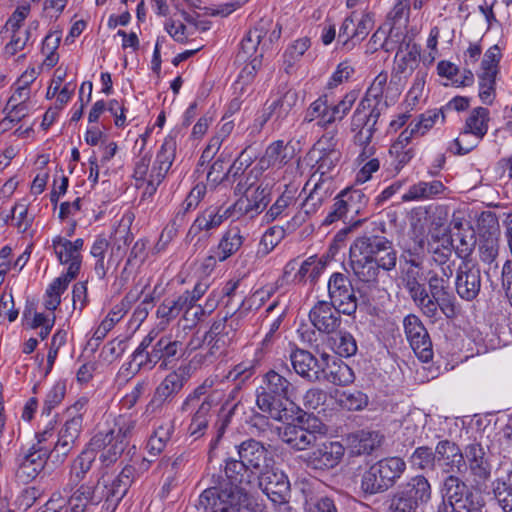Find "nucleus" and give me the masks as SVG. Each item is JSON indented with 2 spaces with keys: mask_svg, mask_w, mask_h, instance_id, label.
<instances>
[{
  "mask_svg": "<svg viewBox=\"0 0 512 512\" xmlns=\"http://www.w3.org/2000/svg\"><path fill=\"white\" fill-rule=\"evenodd\" d=\"M397 251L385 236L364 234L357 237L349 249V265L356 280L369 288L379 284L381 271L396 268Z\"/></svg>",
  "mask_w": 512,
  "mask_h": 512,
  "instance_id": "nucleus-1",
  "label": "nucleus"
},
{
  "mask_svg": "<svg viewBox=\"0 0 512 512\" xmlns=\"http://www.w3.org/2000/svg\"><path fill=\"white\" fill-rule=\"evenodd\" d=\"M296 387L285 376L271 369L263 376V384L257 389L256 405L267 417L256 414L255 421L266 422L267 418L285 423L300 419L302 410L291 400Z\"/></svg>",
  "mask_w": 512,
  "mask_h": 512,
  "instance_id": "nucleus-2",
  "label": "nucleus"
},
{
  "mask_svg": "<svg viewBox=\"0 0 512 512\" xmlns=\"http://www.w3.org/2000/svg\"><path fill=\"white\" fill-rule=\"evenodd\" d=\"M225 386L224 379L209 376L184 399L180 411L186 413L194 409L187 431L195 440L205 434L212 409L225 399Z\"/></svg>",
  "mask_w": 512,
  "mask_h": 512,
  "instance_id": "nucleus-3",
  "label": "nucleus"
},
{
  "mask_svg": "<svg viewBox=\"0 0 512 512\" xmlns=\"http://www.w3.org/2000/svg\"><path fill=\"white\" fill-rule=\"evenodd\" d=\"M405 470L406 463L400 457L380 459L363 472L360 489L365 496L384 493L398 482Z\"/></svg>",
  "mask_w": 512,
  "mask_h": 512,
  "instance_id": "nucleus-4",
  "label": "nucleus"
},
{
  "mask_svg": "<svg viewBox=\"0 0 512 512\" xmlns=\"http://www.w3.org/2000/svg\"><path fill=\"white\" fill-rule=\"evenodd\" d=\"M428 288L424 286V293L420 297L418 308L422 313L432 319H437L439 310L448 319L456 316V297L450 289L446 279H439L437 271L428 272Z\"/></svg>",
  "mask_w": 512,
  "mask_h": 512,
  "instance_id": "nucleus-5",
  "label": "nucleus"
},
{
  "mask_svg": "<svg viewBox=\"0 0 512 512\" xmlns=\"http://www.w3.org/2000/svg\"><path fill=\"white\" fill-rule=\"evenodd\" d=\"M432 496V488L423 475L410 478L389 500L387 512H417L420 506L426 505Z\"/></svg>",
  "mask_w": 512,
  "mask_h": 512,
  "instance_id": "nucleus-6",
  "label": "nucleus"
},
{
  "mask_svg": "<svg viewBox=\"0 0 512 512\" xmlns=\"http://www.w3.org/2000/svg\"><path fill=\"white\" fill-rule=\"evenodd\" d=\"M329 301L338 307L344 315L352 316L358 307V298L350 278L340 272H334L327 284Z\"/></svg>",
  "mask_w": 512,
  "mask_h": 512,
  "instance_id": "nucleus-7",
  "label": "nucleus"
},
{
  "mask_svg": "<svg viewBox=\"0 0 512 512\" xmlns=\"http://www.w3.org/2000/svg\"><path fill=\"white\" fill-rule=\"evenodd\" d=\"M464 467L461 474L468 471L472 481L477 485L485 484L491 477L492 465L487 449L479 442L473 441L463 450Z\"/></svg>",
  "mask_w": 512,
  "mask_h": 512,
  "instance_id": "nucleus-8",
  "label": "nucleus"
},
{
  "mask_svg": "<svg viewBox=\"0 0 512 512\" xmlns=\"http://www.w3.org/2000/svg\"><path fill=\"white\" fill-rule=\"evenodd\" d=\"M239 490L232 488L209 487L198 498V507L204 512H241Z\"/></svg>",
  "mask_w": 512,
  "mask_h": 512,
  "instance_id": "nucleus-9",
  "label": "nucleus"
},
{
  "mask_svg": "<svg viewBox=\"0 0 512 512\" xmlns=\"http://www.w3.org/2000/svg\"><path fill=\"white\" fill-rule=\"evenodd\" d=\"M101 479L96 481L89 480L79 483L75 486L65 484L64 493H70L68 497L69 509L65 512H86L89 506H97L103 500V496L98 492Z\"/></svg>",
  "mask_w": 512,
  "mask_h": 512,
  "instance_id": "nucleus-10",
  "label": "nucleus"
},
{
  "mask_svg": "<svg viewBox=\"0 0 512 512\" xmlns=\"http://www.w3.org/2000/svg\"><path fill=\"white\" fill-rule=\"evenodd\" d=\"M407 340L414 353L422 362H429L433 358V349L427 329L414 314L407 315L403 320Z\"/></svg>",
  "mask_w": 512,
  "mask_h": 512,
  "instance_id": "nucleus-11",
  "label": "nucleus"
},
{
  "mask_svg": "<svg viewBox=\"0 0 512 512\" xmlns=\"http://www.w3.org/2000/svg\"><path fill=\"white\" fill-rule=\"evenodd\" d=\"M481 270L474 261L461 262L456 268L455 291L465 301H473L481 290Z\"/></svg>",
  "mask_w": 512,
  "mask_h": 512,
  "instance_id": "nucleus-12",
  "label": "nucleus"
},
{
  "mask_svg": "<svg viewBox=\"0 0 512 512\" xmlns=\"http://www.w3.org/2000/svg\"><path fill=\"white\" fill-rule=\"evenodd\" d=\"M306 455V465L314 470L326 471L335 468L342 461L345 446L338 441H325Z\"/></svg>",
  "mask_w": 512,
  "mask_h": 512,
  "instance_id": "nucleus-13",
  "label": "nucleus"
},
{
  "mask_svg": "<svg viewBox=\"0 0 512 512\" xmlns=\"http://www.w3.org/2000/svg\"><path fill=\"white\" fill-rule=\"evenodd\" d=\"M189 378V368L183 365L168 373L156 387L154 396L148 406L159 408L165 403L172 402L174 397L184 388Z\"/></svg>",
  "mask_w": 512,
  "mask_h": 512,
  "instance_id": "nucleus-14",
  "label": "nucleus"
},
{
  "mask_svg": "<svg viewBox=\"0 0 512 512\" xmlns=\"http://www.w3.org/2000/svg\"><path fill=\"white\" fill-rule=\"evenodd\" d=\"M270 202V191L261 185L255 187L251 193L240 196L230 206L233 219H253L261 214Z\"/></svg>",
  "mask_w": 512,
  "mask_h": 512,
  "instance_id": "nucleus-15",
  "label": "nucleus"
},
{
  "mask_svg": "<svg viewBox=\"0 0 512 512\" xmlns=\"http://www.w3.org/2000/svg\"><path fill=\"white\" fill-rule=\"evenodd\" d=\"M341 310L326 300H318L309 311V320L320 333H336L341 326Z\"/></svg>",
  "mask_w": 512,
  "mask_h": 512,
  "instance_id": "nucleus-16",
  "label": "nucleus"
},
{
  "mask_svg": "<svg viewBox=\"0 0 512 512\" xmlns=\"http://www.w3.org/2000/svg\"><path fill=\"white\" fill-rule=\"evenodd\" d=\"M224 473L226 480H223L216 488H232L235 487L239 490V495L244 494L245 488L259 479V476L254 473L248 465H246L240 458H229L225 462Z\"/></svg>",
  "mask_w": 512,
  "mask_h": 512,
  "instance_id": "nucleus-17",
  "label": "nucleus"
},
{
  "mask_svg": "<svg viewBox=\"0 0 512 512\" xmlns=\"http://www.w3.org/2000/svg\"><path fill=\"white\" fill-rule=\"evenodd\" d=\"M83 419L79 416L68 418L59 430L54 443L55 464H62L75 448L82 431Z\"/></svg>",
  "mask_w": 512,
  "mask_h": 512,
  "instance_id": "nucleus-18",
  "label": "nucleus"
},
{
  "mask_svg": "<svg viewBox=\"0 0 512 512\" xmlns=\"http://www.w3.org/2000/svg\"><path fill=\"white\" fill-rule=\"evenodd\" d=\"M127 443L113 440V433L99 431L90 440L87 448L94 453H100L99 460L105 466L114 464L122 455Z\"/></svg>",
  "mask_w": 512,
  "mask_h": 512,
  "instance_id": "nucleus-19",
  "label": "nucleus"
},
{
  "mask_svg": "<svg viewBox=\"0 0 512 512\" xmlns=\"http://www.w3.org/2000/svg\"><path fill=\"white\" fill-rule=\"evenodd\" d=\"M233 218L230 206H209L203 210L192 223L187 233V240L192 242L201 232H209L218 228L224 220Z\"/></svg>",
  "mask_w": 512,
  "mask_h": 512,
  "instance_id": "nucleus-20",
  "label": "nucleus"
},
{
  "mask_svg": "<svg viewBox=\"0 0 512 512\" xmlns=\"http://www.w3.org/2000/svg\"><path fill=\"white\" fill-rule=\"evenodd\" d=\"M159 338H161L159 332L151 330L134 350L131 359L136 364V371H151L156 367L159 356Z\"/></svg>",
  "mask_w": 512,
  "mask_h": 512,
  "instance_id": "nucleus-21",
  "label": "nucleus"
},
{
  "mask_svg": "<svg viewBox=\"0 0 512 512\" xmlns=\"http://www.w3.org/2000/svg\"><path fill=\"white\" fill-rule=\"evenodd\" d=\"M336 143L333 136H322L313 146L312 151L318 152L319 157L316 161V173L320 174L319 179H327L326 177L339 163L341 152L336 149Z\"/></svg>",
  "mask_w": 512,
  "mask_h": 512,
  "instance_id": "nucleus-22",
  "label": "nucleus"
},
{
  "mask_svg": "<svg viewBox=\"0 0 512 512\" xmlns=\"http://www.w3.org/2000/svg\"><path fill=\"white\" fill-rule=\"evenodd\" d=\"M289 360L294 372L309 382H316L320 379V373L324 371L319 360L309 351L294 347Z\"/></svg>",
  "mask_w": 512,
  "mask_h": 512,
  "instance_id": "nucleus-23",
  "label": "nucleus"
},
{
  "mask_svg": "<svg viewBox=\"0 0 512 512\" xmlns=\"http://www.w3.org/2000/svg\"><path fill=\"white\" fill-rule=\"evenodd\" d=\"M400 40L395 57L396 66L394 71L396 74L407 77L413 73L419 64L421 48L411 39L407 40L406 35H402Z\"/></svg>",
  "mask_w": 512,
  "mask_h": 512,
  "instance_id": "nucleus-24",
  "label": "nucleus"
},
{
  "mask_svg": "<svg viewBox=\"0 0 512 512\" xmlns=\"http://www.w3.org/2000/svg\"><path fill=\"white\" fill-rule=\"evenodd\" d=\"M238 456L258 476L268 467V451L262 443L255 439L243 441L238 446Z\"/></svg>",
  "mask_w": 512,
  "mask_h": 512,
  "instance_id": "nucleus-25",
  "label": "nucleus"
},
{
  "mask_svg": "<svg viewBox=\"0 0 512 512\" xmlns=\"http://www.w3.org/2000/svg\"><path fill=\"white\" fill-rule=\"evenodd\" d=\"M383 435L377 431L359 430L346 435L345 442L352 456L371 454L380 447Z\"/></svg>",
  "mask_w": 512,
  "mask_h": 512,
  "instance_id": "nucleus-26",
  "label": "nucleus"
},
{
  "mask_svg": "<svg viewBox=\"0 0 512 512\" xmlns=\"http://www.w3.org/2000/svg\"><path fill=\"white\" fill-rule=\"evenodd\" d=\"M436 462L444 467L447 473L455 472L461 474V467H464L463 451L460 447L450 440H441L435 447Z\"/></svg>",
  "mask_w": 512,
  "mask_h": 512,
  "instance_id": "nucleus-27",
  "label": "nucleus"
},
{
  "mask_svg": "<svg viewBox=\"0 0 512 512\" xmlns=\"http://www.w3.org/2000/svg\"><path fill=\"white\" fill-rule=\"evenodd\" d=\"M260 486L263 492L273 501L281 503L290 491L287 476L282 471H267L260 474Z\"/></svg>",
  "mask_w": 512,
  "mask_h": 512,
  "instance_id": "nucleus-28",
  "label": "nucleus"
},
{
  "mask_svg": "<svg viewBox=\"0 0 512 512\" xmlns=\"http://www.w3.org/2000/svg\"><path fill=\"white\" fill-rule=\"evenodd\" d=\"M289 161L290 157L287 154V145L283 140H276L267 146L263 156L258 160L254 169L262 173L272 167L282 168Z\"/></svg>",
  "mask_w": 512,
  "mask_h": 512,
  "instance_id": "nucleus-29",
  "label": "nucleus"
},
{
  "mask_svg": "<svg viewBox=\"0 0 512 512\" xmlns=\"http://www.w3.org/2000/svg\"><path fill=\"white\" fill-rule=\"evenodd\" d=\"M96 460V453L84 449L69 465L68 479L66 484L75 486L82 482H87L88 474Z\"/></svg>",
  "mask_w": 512,
  "mask_h": 512,
  "instance_id": "nucleus-30",
  "label": "nucleus"
},
{
  "mask_svg": "<svg viewBox=\"0 0 512 512\" xmlns=\"http://www.w3.org/2000/svg\"><path fill=\"white\" fill-rule=\"evenodd\" d=\"M67 239L56 236L52 240V247L61 264H68L67 272L70 278H76L80 272L82 255L75 252L71 246L66 245Z\"/></svg>",
  "mask_w": 512,
  "mask_h": 512,
  "instance_id": "nucleus-31",
  "label": "nucleus"
},
{
  "mask_svg": "<svg viewBox=\"0 0 512 512\" xmlns=\"http://www.w3.org/2000/svg\"><path fill=\"white\" fill-rule=\"evenodd\" d=\"M444 497L451 503L465 504L471 508H477L472 500L473 494L469 491L466 483L456 475H449L444 479Z\"/></svg>",
  "mask_w": 512,
  "mask_h": 512,
  "instance_id": "nucleus-32",
  "label": "nucleus"
},
{
  "mask_svg": "<svg viewBox=\"0 0 512 512\" xmlns=\"http://www.w3.org/2000/svg\"><path fill=\"white\" fill-rule=\"evenodd\" d=\"M331 181L327 179H318L312 190L302 202V210L306 215L315 214L328 200L333 191L331 190Z\"/></svg>",
  "mask_w": 512,
  "mask_h": 512,
  "instance_id": "nucleus-33",
  "label": "nucleus"
},
{
  "mask_svg": "<svg viewBox=\"0 0 512 512\" xmlns=\"http://www.w3.org/2000/svg\"><path fill=\"white\" fill-rule=\"evenodd\" d=\"M298 101V94L295 90L289 89L281 96L272 101H267L265 107L273 116V124L279 127L284 119L287 118L292 108Z\"/></svg>",
  "mask_w": 512,
  "mask_h": 512,
  "instance_id": "nucleus-34",
  "label": "nucleus"
},
{
  "mask_svg": "<svg viewBox=\"0 0 512 512\" xmlns=\"http://www.w3.org/2000/svg\"><path fill=\"white\" fill-rule=\"evenodd\" d=\"M446 187L439 180L430 182L419 181L409 187L406 193L402 195L403 202L424 201L437 197L442 194Z\"/></svg>",
  "mask_w": 512,
  "mask_h": 512,
  "instance_id": "nucleus-35",
  "label": "nucleus"
},
{
  "mask_svg": "<svg viewBox=\"0 0 512 512\" xmlns=\"http://www.w3.org/2000/svg\"><path fill=\"white\" fill-rule=\"evenodd\" d=\"M286 423L287 425L280 432V438L291 448L302 451L316 445L315 437L309 434L301 425H292L290 422Z\"/></svg>",
  "mask_w": 512,
  "mask_h": 512,
  "instance_id": "nucleus-36",
  "label": "nucleus"
},
{
  "mask_svg": "<svg viewBox=\"0 0 512 512\" xmlns=\"http://www.w3.org/2000/svg\"><path fill=\"white\" fill-rule=\"evenodd\" d=\"M244 237L237 226L229 227L223 234L217 246L216 256H210L209 260L217 258L219 261H225L234 255L243 245Z\"/></svg>",
  "mask_w": 512,
  "mask_h": 512,
  "instance_id": "nucleus-37",
  "label": "nucleus"
},
{
  "mask_svg": "<svg viewBox=\"0 0 512 512\" xmlns=\"http://www.w3.org/2000/svg\"><path fill=\"white\" fill-rule=\"evenodd\" d=\"M176 147V140L173 137L168 136L164 139L150 171L157 175V180L165 178L167 172L171 168L175 159Z\"/></svg>",
  "mask_w": 512,
  "mask_h": 512,
  "instance_id": "nucleus-38",
  "label": "nucleus"
},
{
  "mask_svg": "<svg viewBox=\"0 0 512 512\" xmlns=\"http://www.w3.org/2000/svg\"><path fill=\"white\" fill-rule=\"evenodd\" d=\"M135 474V468L131 465H126L111 483L104 482L103 493L108 494L111 498L116 497V499L122 500L134 482Z\"/></svg>",
  "mask_w": 512,
  "mask_h": 512,
  "instance_id": "nucleus-39",
  "label": "nucleus"
},
{
  "mask_svg": "<svg viewBox=\"0 0 512 512\" xmlns=\"http://www.w3.org/2000/svg\"><path fill=\"white\" fill-rule=\"evenodd\" d=\"M184 355L183 344L173 340L170 336L161 335L159 338V369L166 370L173 363Z\"/></svg>",
  "mask_w": 512,
  "mask_h": 512,
  "instance_id": "nucleus-40",
  "label": "nucleus"
},
{
  "mask_svg": "<svg viewBox=\"0 0 512 512\" xmlns=\"http://www.w3.org/2000/svg\"><path fill=\"white\" fill-rule=\"evenodd\" d=\"M206 185L203 183H197L189 192L185 200L183 201L180 210L177 212L175 219L172 223V228H166L164 231H167V233L170 235L172 233H176L177 228H174V225H176L177 221H179V225L182 224L184 221L185 215L197 208L201 200L206 195Z\"/></svg>",
  "mask_w": 512,
  "mask_h": 512,
  "instance_id": "nucleus-41",
  "label": "nucleus"
},
{
  "mask_svg": "<svg viewBox=\"0 0 512 512\" xmlns=\"http://www.w3.org/2000/svg\"><path fill=\"white\" fill-rule=\"evenodd\" d=\"M490 112L485 107L474 108L465 120L463 130L483 139L489 129Z\"/></svg>",
  "mask_w": 512,
  "mask_h": 512,
  "instance_id": "nucleus-42",
  "label": "nucleus"
},
{
  "mask_svg": "<svg viewBox=\"0 0 512 512\" xmlns=\"http://www.w3.org/2000/svg\"><path fill=\"white\" fill-rule=\"evenodd\" d=\"M339 194L342 198V202L346 207V211L351 217V220L355 216L362 214L367 207L369 198L360 189L350 187L344 189Z\"/></svg>",
  "mask_w": 512,
  "mask_h": 512,
  "instance_id": "nucleus-43",
  "label": "nucleus"
},
{
  "mask_svg": "<svg viewBox=\"0 0 512 512\" xmlns=\"http://www.w3.org/2000/svg\"><path fill=\"white\" fill-rule=\"evenodd\" d=\"M422 277V269H414L412 267L401 268L402 283L417 306L421 295L424 293L425 285L421 282Z\"/></svg>",
  "mask_w": 512,
  "mask_h": 512,
  "instance_id": "nucleus-44",
  "label": "nucleus"
},
{
  "mask_svg": "<svg viewBox=\"0 0 512 512\" xmlns=\"http://www.w3.org/2000/svg\"><path fill=\"white\" fill-rule=\"evenodd\" d=\"M298 187L293 183L285 185L282 194L265 214L267 222H272L283 215L284 211L292 204L296 203Z\"/></svg>",
  "mask_w": 512,
  "mask_h": 512,
  "instance_id": "nucleus-45",
  "label": "nucleus"
},
{
  "mask_svg": "<svg viewBox=\"0 0 512 512\" xmlns=\"http://www.w3.org/2000/svg\"><path fill=\"white\" fill-rule=\"evenodd\" d=\"M132 219L124 217L114 230L113 246L116 254V265H119L123 258L126 247L132 242L133 234L130 231Z\"/></svg>",
  "mask_w": 512,
  "mask_h": 512,
  "instance_id": "nucleus-46",
  "label": "nucleus"
},
{
  "mask_svg": "<svg viewBox=\"0 0 512 512\" xmlns=\"http://www.w3.org/2000/svg\"><path fill=\"white\" fill-rule=\"evenodd\" d=\"M358 96L359 92L357 90H352L346 93L343 99L339 101L338 104L332 107H329L327 105V112L325 113L324 116V125L332 124L335 121L342 120L351 110Z\"/></svg>",
  "mask_w": 512,
  "mask_h": 512,
  "instance_id": "nucleus-47",
  "label": "nucleus"
},
{
  "mask_svg": "<svg viewBox=\"0 0 512 512\" xmlns=\"http://www.w3.org/2000/svg\"><path fill=\"white\" fill-rule=\"evenodd\" d=\"M242 408L243 404L241 401H236L235 403L231 404L229 400H225L218 413V419L215 424L217 429V436L211 441V448L215 447L219 439L224 434L226 428L231 423L233 416Z\"/></svg>",
  "mask_w": 512,
  "mask_h": 512,
  "instance_id": "nucleus-48",
  "label": "nucleus"
},
{
  "mask_svg": "<svg viewBox=\"0 0 512 512\" xmlns=\"http://www.w3.org/2000/svg\"><path fill=\"white\" fill-rule=\"evenodd\" d=\"M450 241H452V247L461 262L473 261L471 255L476 246V236L473 231L459 232L455 234V238H450Z\"/></svg>",
  "mask_w": 512,
  "mask_h": 512,
  "instance_id": "nucleus-49",
  "label": "nucleus"
},
{
  "mask_svg": "<svg viewBox=\"0 0 512 512\" xmlns=\"http://www.w3.org/2000/svg\"><path fill=\"white\" fill-rule=\"evenodd\" d=\"M330 338V344L336 354L349 358L357 352V343L352 334L347 331H339Z\"/></svg>",
  "mask_w": 512,
  "mask_h": 512,
  "instance_id": "nucleus-50",
  "label": "nucleus"
},
{
  "mask_svg": "<svg viewBox=\"0 0 512 512\" xmlns=\"http://www.w3.org/2000/svg\"><path fill=\"white\" fill-rule=\"evenodd\" d=\"M402 35L403 34L399 31H395L394 27L389 28L388 34L386 33V30L380 27L371 36L369 44L374 51H377L379 48H381L386 52H390L395 49V44L400 41Z\"/></svg>",
  "mask_w": 512,
  "mask_h": 512,
  "instance_id": "nucleus-51",
  "label": "nucleus"
},
{
  "mask_svg": "<svg viewBox=\"0 0 512 512\" xmlns=\"http://www.w3.org/2000/svg\"><path fill=\"white\" fill-rule=\"evenodd\" d=\"M173 432L174 425L172 422L159 426L148 440L146 446L148 453L152 456L159 455L171 439Z\"/></svg>",
  "mask_w": 512,
  "mask_h": 512,
  "instance_id": "nucleus-52",
  "label": "nucleus"
},
{
  "mask_svg": "<svg viewBox=\"0 0 512 512\" xmlns=\"http://www.w3.org/2000/svg\"><path fill=\"white\" fill-rule=\"evenodd\" d=\"M336 401L348 411H360L368 405V397L359 390L336 392Z\"/></svg>",
  "mask_w": 512,
  "mask_h": 512,
  "instance_id": "nucleus-53",
  "label": "nucleus"
},
{
  "mask_svg": "<svg viewBox=\"0 0 512 512\" xmlns=\"http://www.w3.org/2000/svg\"><path fill=\"white\" fill-rule=\"evenodd\" d=\"M326 379L334 385L346 386L354 382L355 374L349 365L338 361L329 367Z\"/></svg>",
  "mask_w": 512,
  "mask_h": 512,
  "instance_id": "nucleus-54",
  "label": "nucleus"
},
{
  "mask_svg": "<svg viewBox=\"0 0 512 512\" xmlns=\"http://www.w3.org/2000/svg\"><path fill=\"white\" fill-rule=\"evenodd\" d=\"M493 494L501 507H511L512 512V470L505 478H498L493 482Z\"/></svg>",
  "mask_w": 512,
  "mask_h": 512,
  "instance_id": "nucleus-55",
  "label": "nucleus"
},
{
  "mask_svg": "<svg viewBox=\"0 0 512 512\" xmlns=\"http://www.w3.org/2000/svg\"><path fill=\"white\" fill-rule=\"evenodd\" d=\"M265 34V23L261 21L256 27L249 30L240 43L239 55L242 58L250 57L256 52L258 45Z\"/></svg>",
  "mask_w": 512,
  "mask_h": 512,
  "instance_id": "nucleus-56",
  "label": "nucleus"
},
{
  "mask_svg": "<svg viewBox=\"0 0 512 512\" xmlns=\"http://www.w3.org/2000/svg\"><path fill=\"white\" fill-rule=\"evenodd\" d=\"M411 466L419 470H434L436 451L428 446L417 447L409 458Z\"/></svg>",
  "mask_w": 512,
  "mask_h": 512,
  "instance_id": "nucleus-57",
  "label": "nucleus"
},
{
  "mask_svg": "<svg viewBox=\"0 0 512 512\" xmlns=\"http://www.w3.org/2000/svg\"><path fill=\"white\" fill-rule=\"evenodd\" d=\"M233 322L234 320L232 317L224 316L217 318L213 321L210 329L207 331V334L214 338L224 339L225 341L232 343L237 330Z\"/></svg>",
  "mask_w": 512,
  "mask_h": 512,
  "instance_id": "nucleus-58",
  "label": "nucleus"
},
{
  "mask_svg": "<svg viewBox=\"0 0 512 512\" xmlns=\"http://www.w3.org/2000/svg\"><path fill=\"white\" fill-rule=\"evenodd\" d=\"M310 46L311 41L308 37L299 38L288 46L284 53L285 71L287 73H290L294 63L304 55Z\"/></svg>",
  "mask_w": 512,
  "mask_h": 512,
  "instance_id": "nucleus-59",
  "label": "nucleus"
},
{
  "mask_svg": "<svg viewBox=\"0 0 512 512\" xmlns=\"http://www.w3.org/2000/svg\"><path fill=\"white\" fill-rule=\"evenodd\" d=\"M410 7L411 0H396L387 16L390 27H394L395 31H398L397 25L406 27L409 21Z\"/></svg>",
  "mask_w": 512,
  "mask_h": 512,
  "instance_id": "nucleus-60",
  "label": "nucleus"
},
{
  "mask_svg": "<svg viewBox=\"0 0 512 512\" xmlns=\"http://www.w3.org/2000/svg\"><path fill=\"white\" fill-rule=\"evenodd\" d=\"M322 270L323 266L317 258L315 256L309 257L302 262L300 268L295 274V280L298 282H304L309 279L311 283H315L322 273Z\"/></svg>",
  "mask_w": 512,
  "mask_h": 512,
  "instance_id": "nucleus-61",
  "label": "nucleus"
},
{
  "mask_svg": "<svg viewBox=\"0 0 512 512\" xmlns=\"http://www.w3.org/2000/svg\"><path fill=\"white\" fill-rule=\"evenodd\" d=\"M479 98L485 105H492L496 98V74L479 73Z\"/></svg>",
  "mask_w": 512,
  "mask_h": 512,
  "instance_id": "nucleus-62",
  "label": "nucleus"
},
{
  "mask_svg": "<svg viewBox=\"0 0 512 512\" xmlns=\"http://www.w3.org/2000/svg\"><path fill=\"white\" fill-rule=\"evenodd\" d=\"M226 159L223 155H220L210 166V169L207 173V180L209 183L214 185L221 184L225 180L230 179V174L236 168V163H233L227 172L225 171Z\"/></svg>",
  "mask_w": 512,
  "mask_h": 512,
  "instance_id": "nucleus-63",
  "label": "nucleus"
},
{
  "mask_svg": "<svg viewBox=\"0 0 512 512\" xmlns=\"http://www.w3.org/2000/svg\"><path fill=\"white\" fill-rule=\"evenodd\" d=\"M305 512H338V509L332 497L310 496L305 500Z\"/></svg>",
  "mask_w": 512,
  "mask_h": 512,
  "instance_id": "nucleus-64",
  "label": "nucleus"
}]
</instances>
